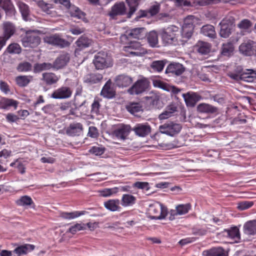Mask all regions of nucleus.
<instances>
[{
  "mask_svg": "<svg viewBox=\"0 0 256 256\" xmlns=\"http://www.w3.org/2000/svg\"><path fill=\"white\" fill-rule=\"evenodd\" d=\"M160 36L164 46H176L180 40L179 28L175 26H170L160 31Z\"/></svg>",
  "mask_w": 256,
  "mask_h": 256,
  "instance_id": "1",
  "label": "nucleus"
},
{
  "mask_svg": "<svg viewBox=\"0 0 256 256\" xmlns=\"http://www.w3.org/2000/svg\"><path fill=\"white\" fill-rule=\"evenodd\" d=\"M228 76L236 81L242 80L247 82H253L256 80V70L252 69L244 70L242 66H238L234 72H228Z\"/></svg>",
  "mask_w": 256,
  "mask_h": 256,
  "instance_id": "2",
  "label": "nucleus"
},
{
  "mask_svg": "<svg viewBox=\"0 0 256 256\" xmlns=\"http://www.w3.org/2000/svg\"><path fill=\"white\" fill-rule=\"evenodd\" d=\"M167 214V208L158 202L150 204L148 210V216L152 220L164 218Z\"/></svg>",
  "mask_w": 256,
  "mask_h": 256,
  "instance_id": "3",
  "label": "nucleus"
},
{
  "mask_svg": "<svg viewBox=\"0 0 256 256\" xmlns=\"http://www.w3.org/2000/svg\"><path fill=\"white\" fill-rule=\"evenodd\" d=\"M93 63L97 70L110 67L113 64L112 58L104 52H100L94 56Z\"/></svg>",
  "mask_w": 256,
  "mask_h": 256,
  "instance_id": "4",
  "label": "nucleus"
},
{
  "mask_svg": "<svg viewBox=\"0 0 256 256\" xmlns=\"http://www.w3.org/2000/svg\"><path fill=\"white\" fill-rule=\"evenodd\" d=\"M150 84V82L146 78H142L137 80L128 90V92L131 95L140 94L148 89Z\"/></svg>",
  "mask_w": 256,
  "mask_h": 256,
  "instance_id": "5",
  "label": "nucleus"
},
{
  "mask_svg": "<svg viewBox=\"0 0 256 256\" xmlns=\"http://www.w3.org/2000/svg\"><path fill=\"white\" fill-rule=\"evenodd\" d=\"M123 50L126 56H142L146 53L140 42L136 41L130 42L126 46H124Z\"/></svg>",
  "mask_w": 256,
  "mask_h": 256,
  "instance_id": "6",
  "label": "nucleus"
},
{
  "mask_svg": "<svg viewBox=\"0 0 256 256\" xmlns=\"http://www.w3.org/2000/svg\"><path fill=\"white\" fill-rule=\"evenodd\" d=\"M22 42L24 47L34 48L39 45L40 38L34 31L28 30L22 38Z\"/></svg>",
  "mask_w": 256,
  "mask_h": 256,
  "instance_id": "7",
  "label": "nucleus"
},
{
  "mask_svg": "<svg viewBox=\"0 0 256 256\" xmlns=\"http://www.w3.org/2000/svg\"><path fill=\"white\" fill-rule=\"evenodd\" d=\"M196 22V18L193 16H188L184 18L182 30L183 38L188 39L192 36Z\"/></svg>",
  "mask_w": 256,
  "mask_h": 256,
  "instance_id": "8",
  "label": "nucleus"
},
{
  "mask_svg": "<svg viewBox=\"0 0 256 256\" xmlns=\"http://www.w3.org/2000/svg\"><path fill=\"white\" fill-rule=\"evenodd\" d=\"M182 128V126L180 124L170 122L160 126L159 130L162 134L170 136H174L180 132Z\"/></svg>",
  "mask_w": 256,
  "mask_h": 256,
  "instance_id": "9",
  "label": "nucleus"
},
{
  "mask_svg": "<svg viewBox=\"0 0 256 256\" xmlns=\"http://www.w3.org/2000/svg\"><path fill=\"white\" fill-rule=\"evenodd\" d=\"M72 90L66 86H62L56 89L52 93L51 97L54 99H67L71 97Z\"/></svg>",
  "mask_w": 256,
  "mask_h": 256,
  "instance_id": "10",
  "label": "nucleus"
},
{
  "mask_svg": "<svg viewBox=\"0 0 256 256\" xmlns=\"http://www.w3.org/2000/svg\"><path fill=\"white\" fill-rule=\"evenodd\" d=\"M255 48V42L250 40H244L239 46L240 53L246 56H250L254 54Z\"/></svg>",
  "mask_w": 256,
  "mask_h": 256,
  "instance_id": "11",
  "label": "nucleus"
},
{
  "mask_svg": "<svg viewBox=\"0 0 256 256\" xmlns=\"http://www.w3.org/2000/svg\"><path fill=\"white\" fill-rule=\"evenodd\" d=\"M45 42L54 46H60L64 48L68 45V42L62 38L58 35L54 34L46 36L44 38Z\"/></svg>",
  "mask_w": 256,
  "mask_h": 256,
  "instance_id": "12",
  "label": "nucleus"
},
{
  "mask_svg": "<svg viewBox=\"0 0 256 256\" xmlns=\"http://www.w3.org/2000/svg\"><path fill=\"white\" fill-rule=\"evenodd\" d=\"M152 83L154 87L162 88L174 94H178L180 92V90L178 88L170 86L158 78L154 79L152 80Z\"/></svg>",
  "mask_w": 256,
  "mask_h": 256,
  "instance_id": "13",
  "label": "nucleus"
},
{
  "mask_svg": "<svg viewBox=\"0 0 256 256\" xmlns=\"http://www.w3.org/2000/svg\"><path fill=\"white\" fill-rule=\"evenodd\" d=\"M182 96L186 106L190 107H194L202 98V96L199 94L194 92H188L183 94Z\"/></svg>",
  "mask_w": 256,
  "mask_h": 256,
  "instance_id": "14",
  "label": "nucleus"
},
{
  "mask_svg": "<svg viewBox=\"0 0 256 256\" xmlns=\"http://www.w3.org/2000/svg\"><path fill=\"white\" fill-rule=\"evenodd\" d=\"M66 134L70 136H79L82 134L83 126L80 122L70 124L66 128Z\"/></svg>",
  "mask_w": 256,
  "mask_h": 256,
  "instance_id": "15",
  "label": "nucleus"
},
{
  "mask_svg": "<svg viewBox=\"0 0 256 256\" xmlns=\"http://www.w3.org/2000/svg\"><path fill=\"white\" fill-rule=\"evenodd\" d=\"M130 131V126L122 124L114 130V134L118 139L124 140L128 136Z\"/></svg>",
  "mask_w": 256,
  "mask_h": 256,
  "instance_id": "16",
  "label": "nucleus"
},
{
  "mask_svg": "<svg viewBox=\"0 0 256 256\" xmlns=\"http://www.w3.org/2000/svg\"><path fill=\"white\" fill-rule=\"evenodd\" d=\"M132 130L136 135L144 137L150 132L151 128L148 124H138L136 125Z\"/></svg>",
  "mask_w": 256,
  "mask_h": 256,
  "instance_id": "17",
  "label": "nucleus"
},
{
  "mask_svg": "<svg viewBox=\"0 0 256 256\" xmlns=\"http://www.w3.org/2000/svg\"><path fill=\"white\" fill-rule=\"evenodd\" d=\"M190 204H180L176 206V210H171L170 220L174 219V216L178 215H183L188 213L190 209Z\"/></svg>",
  "mask_w": 256,
  "mask_h": 256,
  "instance_id": "18",
  "label": "nucleus"
},
{
  "mask_svg": "<svg viewBox=\"0 0 256 256\" xmlns=\"http://www.w3.org/2000/svg\"><path fill=\"white\" fill-rule=\"evenodd\" d=\"M132 81L130 76L125 74L119 75L115 78L116 84L120 88L127 87L132 84Z\"/></svg>",
  "mask_w": 256,
  "mask_h": 256,
  "instance_id": "19",
  "label": "nucleus"
},
{
  "mask_svg": "<svg viewBox=\"0 0 256 256\" xmlns=\"http://www.w3.org/2000/svg\"><path fill=\"white\" fill-rule=\"evenodd\" d=\"M104 208L110 212H120L121 210L118 199H110L104 202Z\"/></svg>",
  "mask_w": 256,
  "mask_h": 256,
  "instance_id": "20",
  "label": "nucleus"
},
{
  "mask_svg": "<svg viewBox=\"0 0 256 256\" xmlns=\"http://www.w3.org/2000/svg\"><path fill=\"white\" fill-rule=\"evenodd\" d=\"M35 246L31 244H24L16 247L13 251L16 256L25 255L34 249Z\"/></svg>",
  "mask_w": 256,
  "mask_h": 256,
  "instance_id": "21",
  "label": "nucleus"
},
{
  "mask_svg": "<svg viewBox=\"0 0 256 256\" xmlns=\"http://www.w3.org/2000/svg\"><path fill=\"white\" fill-rule=\"evenodd\" d=\"M184 72V68L182 64L179 63H173L169 64L166 70V74L180 76Z\"/></svg>",
  "mask_w": 256,
  "mask_h": 256,
  "instance_id": "22",
  "label": "nucleus"
},
{
  "mask_svg": "<svg viewBox=\"0 0 256 256\" xmlns=\"http://www.w3.org/2000/svg\"><path fill=\"white\" fill-rule=\"evenodd\" d=\"M92 44V40L84 36H81L76 41V44L78 47L75 50V53L78 52L82 50L88 48Z\"/></svg>",
  "mask_w": 256,
  "mask_h": 256,
  "instance_id": "23",
  "label": "nucleus"
},
{
  "mask_svg": "<svg viewBox=\"0 0 256 256\" xmlns=\"http://www.w3.org/2000/svg\"><path fill=\"white\" fill-rule=\"evenodd\" d=\"M225 236L233 240L234 242H238L240 239L239 229L236 227H232L224 231Z\"/></svg>",
  "mask_w": 256,
  "mask_h": 256,
  "instance_id": "24",
  "label": "nucleus"
},
{
  "mask_svg": "<svg viewBox=\"0 0 256 256\" xmlns=\"http://www.w3.org/2000/svg\"><path fill=\"white\" fill-rule=\"evenodd\" d=\"M126 8L124 2L116 4L112 8L109 15L110 17L114 18L118 15H123L126 13Z\"/></svg>",
  "mask_w": 256,
  "mask_h": 256,
  "instance_id": "25",
  "label": "nucleus"
},
{
  "mask_svg": "<svg viewBox=\"0 0 256 256\" xmlns=\"http://www.w3.org/2000/svg\"><path fill=\"white\" fill-rule=\"evenodd\" d=\"M4 36H0L4 38L6 42L14 33L15 28L12 24L10 22H5L3 24Z\"/></svg>",
  "mask_w": 256,
  "mask_h": 256,
  "instance_id": "26",
  "label": "nucleus"
},
{
  "mask_svg": "<svg viewBox=\"0 0 256 256\" xmlns=\"http://www.w3.org/2000/svg\"><path fill=\"white\" fill-rule=\"evenodd\" d=\"M16 5L22 14V18L25 21L30 20V10L29 6L25 3L20 0L16 2Z\"/></svg>",
  "mask_w": 256,
  "mask_h": 256,
  "instance_id": "27",
  "label": "nucleus"
},
{
  "mask_svg": "<svg viewBox=\"0 0 256 256\" xmlns=\"http://www.w3.org/2000/svg\"><path fill=\"white\" fill-rule=\"evenodd\" d=\"M36 4L43 12L52 16H54V12L52 10L54 8L52 4L46 2L43 0L37 1Z\"/></svg>",
  "mask_w": 256,
  "mask_h": 256,
  "instance_id": "28",
  "label": "nucleus"
},
{
  "mask_svg": "<svg viewBox=\"0 0 256 256\" xmlns=\"http://www.w3.org/2000/svg\"><path fill=\"white\" fill-rule=\"evenodd\" d=\"M244 232L248 236L256 234V220H250L244 225Z\"/></svg>",
  "mask_w": 256,
  "mask_h": 256,
  "instance_id": "29",
  "label": "nucleus"
},
{
  "mask_svg": "<svg viewBox=\"0 0 256 256\" xmlns=\"http://www.w3.org/2000/svg\"><path fill=\"white\" fill-rule=\"evenodd\" d=\"M70 60V56L68 54H62L58 57L54 61L53 67L56 69L61 68L66 66Z\"/></svg>",
  "mask_w": 256,
  "mask_h": 256,
  "instance_id": "30",
  "label": "nucleus"
},
{
  "mask_svg": "<svg viewBox=\"0 0 256 256\" xmlns=\"http://www.w3.org/2000/svg\"><path fill=\"white\" fill-rule=\"evenodd\" d=\"M101 94L105 98H110L115 95V92L112 87V82L108 80L104 86L102 91Z\"/></svg>",
  "mask_w": 256,
  "mask_h": 256,
  "instance_id": "31",
  "label": "nucleus"
},
{
  "mask_svg": "<svg viewBox=\"0 0 256 256\" xmlns=\"http://www.w3.org/2000/svg\"><path fill=\"white\" fill-rule=\"evenodd\" d=\"M136 202V198L130 194H124L120 200V204L123 207L133 206Z\"/></svg>",
  "mask_w": 256,
  "mask_h": 256,
  "instance_id": "32",
  "label": "nucleus"
},
{
  "mask_svg": "<svg viewBox=\"0 0 256 256\" xmlns=\"http://www.w3.org/2000/svg\"><path fill=\"white\" fill-rule=\"evenodd\" d=\"M60 76L52 72H44L42 74V80L47 84L52 85L58 82Z\"/></svg>",
  "mask_w": 256,
  "mask_h": 256,
  "instance_id": "33",
  "label": "nucleus"
},
{
  "mask_svg": "<svg viewBox=\"0 0 256 256\" xmlns=\"http://www.w3.org/2000/svg\"><path fill=\"white\" fill-rule=\"evenodd\" d=\"M0 8L5 11L6 14H13L16 11L14 7L10 0H0Z\"/></svg>",
  "mask_w": 256,
  "mask_h": 256,
  "instance_id": "34",
  "label": "nucleus"
},
{
  "mask_svg": "<svg viewBox=\"0 0 256 256\" xmlns=\"http://www.w3.org/2000/svg\"><path fill=\"white\" fill-rule=\"evenodd\" d=\"M220 34L221 37L226 38L231 34V24L226 22V20H222L220 23Z\"/></svg>",
  "mask_w": 256,
  "mask_h": 256,
  "instance_id": "35",
  "label": "nucleus"
},
{
  "mask_svg": "<svg viewBox=\"0 0 256 256\" xmlns=\"http://www.w3.org/2000/svg\"><path fill=\"white\" fill-rule=\"evenodd\" d=\"M203 256H228L224 250L221 248H216L202 252Z\"/></svg>",
  "mask_w": 256,
  "mask_h": 256,
  "instance_id": "36",
  "label": "nucleus"
},
{
  "mask_svg": "<svg viewBox=\"0 0 256 256\" xmlns=\"http://www.w3.org/2000/svg\"><path fill=\"white\" fill-rule=\"evenodd\" d=\"M33 80L32 76H19L16 78V84L20 87H25Z\"/></svg>",
  "mask_w": 256,
  "mask_h": 256,
  "instance_id": "37",
  "label": "nucleus"
},
{
  "mask_svg": "<svg viewBox=\"0 0 256 256\" xmlns=\"http://www.w3.org/2000/svg\"><path fill=\"white\" fill-rule=\"evenodd\" d=\"M86 213V211H74L70 212H60V216L66 220H72L84 215Z\"/></svg>",
  "mask_w": 256,
  "mask_h": 256,
  "instance_id": "38",
  "label": "nucleus"
},
{
  "mask_svg": "<svg viewBox=\"0 0 256 256\" xmlns=\"http://www.w3.org/2000/svg\"><path fill=\"white\" fill-rule=\"evenodd\" d=\"M197 110L200 113L212 114L216 112V109L212 105L203 103L198 105Z\"/></svg>",
  "mask_w": 256,
  "mask_h": 256,
  "instance_id": "39",
  "label": "nucleus"
},
{
  "mask_svg": "<svg viewBox=\"0 0 256 256\" xmlns=\"http://www.w3.org/2000/svg\"><path fill=\"white\" fill-rule=\"evenodd\" d=\"M102 79V76L100 74H90L84 78V82L90 84H96Z\"/></svg>",
  "mask_w": 256,
  "mask_h": 256,
  "instance_id": "40",
  "label": "nucleus"
},
{
  "mask_svg": "<svg viewBox=\"0 0 256 256\" xmlns=\"http://www.w3.org/2000/svg\"><path fill=\"white\" fill-rule=\"evenodd\" d=\"M196 48L200 54H206L210 50V45L208 42L200 41L197 43Z\"/></svg>",
  "mask_w": 256,
  "mask_h": 256,
  "instance_id": "41",
  "label": "nucleus"
},
{
  "mask_svg": "<svg viewBox=\"0 0 256 256\" xmlns=\"http://www.w3.org/2000/svg\"><path fill=\"white\" fill-rule=\"evenodd\" d=\"M200 32L204 35L211 38H214L216 36L214 28L212 25L206 24L203 26Z\"/></svg>",
  "mask_w": 256,
  "mask_h": 256,
  "instance_id": "42",
  "label": "nucleus"
},
{
  "mask_svg": "<svg viewBox=\"0 0 256 256\" xmlns=\"http://www.w3.org/2000/svg\"><path fill=\"white\" fill-rule=\"evenodd\" d=\"M234 46L232 42H226L222 45L221 54L224 56H230L234 52Z\"/></svg>",
  "mask_w": 256,
  "mask_h": 256,
  "instance_id": "43",
  "label": "nucleus"
},
{
  "mask_svg": "<svg viewBox=\"0 0 256 256\" xmlns=\"http://www.w3.org/2000/svg\"><path fill=\"white\" fill-rule=\"evenodd\" d=\"M10 106H17V102L13 100L4 98L0 101V108L8 109Z\"/></svg>",
  "mask_w": 256,
  "mask_h": 256,
  "instance_id": "44",
  "label": "nucleus"
},
{
  "mask_svg": "<svg viewBox=\"0 0 256 256\" xmlns=\"http://www.w3.org/2000/svg\"><path fill=\"white\" fill-rule=\"evenodd\" d=\"M144 32L143 28H134L131 30L128 34L133 38L140 39L143 38Z\"/></svg>",
  "mask_w": 256,
  "mask_h": 256,
  "instance_id": "45",
  "label": "nucleus"
},
{
  "mask_svg": "<svg viewBox=\"0 0 256 256\" xmlns=\"http://www.w3.org/2000/svg\"><path fill=\"white\" fill-rule=\"evenodd\" d=\"M52 68V64L49 62L36 64L34 67V72L35 73L40 72L43 70H50Z\"/></svg>",
  "mask_w": 256,
  "mask_h": 256,
  "instance_id": "46",
  "label": "nucleus"
},
{
  "mask_svg": "<svg viewBox=\"0 0 256 256\" xmlns=\"http://www.w3.org/2000/svg\"><path fill=\"white\" fill-rule=\"evenodd\" d=\"M33 203L32 198L28 196H22L16 201V204L18 206H29Z\"/></svg>",
  "mask_w": 256,
  "mask_h": 256,
  "instance_id": "47",
  "label": "nucleus"
},
{
  "mask_svg": "<svg viewBox=\"0 0 256 256\" xmlns=\"http://www.w3.org/2000/svg\"><path fill=\"white\" fill-rule=\"evenodd\" d=\"M148 40L152 47L156 46L158 44V36L155 31L150 32L148 36Z\"/></svg>",
  "mask_w": 256,
  "mask_h": 256,
  "instance_id": "48",
  "label": "nucleus"
},
{
  "mask_svg": "<svg viewBox=\"0 0 256 256\" xmlns=\"http://www.w3.org/2000/svg\"><path fill=\"white\" fill-rule=\"evenodd\" d=\"M127 110L133 114L142 111V107L139 103H132L126 106Z\"/></svg>",
  "mask_w": 256,
  "mask_h": 256,
  "instance_id": "49",
  "label": "nucleus"
},
{
  "mask_svg": "<svg viewBox=\"0 0 256 256\" xmlns=\"http://www.w3.org/2000/svg\"><path fill=\"white\" fill-rule=\"evenodd\" d=\"M118 192V188H106L99 191L100 195L103 197H108Z\"/></svg>",
  "mask_w": 256,
  "mask_h": 256,
  "instance_id": "50",
  "label": "nucleus"
},
{
  "mask_svg": "<svg viewBox=\"0 0 256 256\" xmlns=\"http://www.w3.org/2000/svg\"><path fill=\"white\" fill-rule=\"evenodd\" d=\"M6 50L10 54H19L21 52L22 48L18 44L12 43L8 46Z\"/></svg>",
  "mask_w": 256,
  "mask_h": 256,
  "instance_id": "51",
  "label": "nucleus"
},
{
  "mask_svg": "<svg viewBox=\"0 0 256 256\" xmlns=\"http://www.w3.org/2000/svg\"><path fill=\"white\" fill-rule=\"evenodd\" d=\"M16 69L20 72H29L32 69V65L28 62H24L18 64Z\"/></svg>",
  "mask_w": 256,
  "mask_h": 256,
  "instance_id": "52",
  "label": "nucleus"
},
{
  "mask_svg": "<svg viewBox=\"0 0 256 256\" xmlns=\"http://www.w3.org/2000/svg\"><path fill=\"white\" fill-rule=\"evenodd\" d=\"M164 66V63L162 60H156L151 64V68L154 70L160 72L162 70Z\"/></svg>",
  "mask_w": 256,
  "mask_h": 256,
  "instance_id": "53",
  "label": "nucleus"
},
{
  "mask_svg": "<svg viewBox=\"0 0 256 256\" xmlns=\"http://www.w3.org/2000/svg\"><path fill=\"white\" fill-rule=\"evenodd\" d=\"M252 26V23L248 19H244L241 20L238 24V27L241 30H246Z\"/></svg>",
  "mask_w": 256,
  "mask_h": 256,
  "instance_id": "54",
  "label": "nucleus"
},
{
  "mask_svg": "<svg viewBox=\"0 0 256 256\" xmlns=\"http://www.w3.org/2000/svg\"><path fill=\"white\" fill-rule=\"evenodd\" d=\"M85 229L86 227L84 224H76L69 228L68 232L72 234H74L80 230Z\"/></svg>",
  "mask_w": 256,
  "mask_h": 256,
  "instance_id": "55",
  "label": "nucleus"
},
{
  "mask_svg": "<svg viewBox=\"0 0 256 256\" xmlns=\"http://www.w3.org/2000/svg\"><path fill=\"white\" fill-rule=\"evenodd\" d=\"M139 0H126L129 7H130V14H132L136 10V8L138 6V2Z\"/></svg>",
  "mask_w": 256,
  "mask_h": 256,
  "instance_id": "56",
  "label": "nucleus"
},
{
  "mask_svg": "<svg viewBox=\"0 0 256 256\" xmlns=\"http://www.w3.org/2000/svg\"><path fill=\"white\" fill-rule=\"evenodd\" d=\"M70 14L72 16L78 18H82L84 14L80 10L76 7L72 8L70 10Z\"/></svg>",
  "mask_w": 256,
  "mask_h": 256,
  "instance_id": "57",
  "label": "nucleus"
},
{
  "mask_svg": "<svg viewBox=\"0 0 256 256\" xmlns=\"http://www.w3.org/2000/svg\"><path fill=\"white\" fill-rule=\"evenodd\" d=\"M254 203L252 202L244 201L238 204L237 208L240 210H244L252 207Z\"/></svg>",
  "mask_w": 256,
  "mask_h": 256,
  "instance_id": "58",
  "label": "nucleus"
},
{
  "mask_svg": "<svg viewBox=\"0 0 256 256\" xmlns=\"http://www.w3.org/2000/svg\"><path fill=\"white\" fill-rule=\"evenodd\" d=\"M89 152L92 154L96 156H100L104 152V148L98 147V146H92L90 148Z\"/></svg>",
  "mask_w": 256,
  "mask_h": 256,
  "instance_id": "59",
  "label": "nucleus"
},
{
  "mask_svg": "<svg viewBox=\"0 0 256 256\" xmlns=\"http://www.w3.org/2000/svg\"><path fill=\"white\" fill-rule=\"evenodd\" d=\"M0 90L5 94H8L10 92V88L8 84L4 81L0 82Z\"/></svg>",
  "mask_w": 256,
  "mask_h": 256,
  "instance_id": "60",
  "label": "nucleus"
},
{
  "mask_svg": "<svg viewBox=\"0 0 256 256\" xmlns=\"http://www.w3.org/2000/svg\"><path fill=\"white\" fill-rule=\"evenodd\" d=\"M134 186L138 188L148 190L149 184L147 182H137L134 184Z\"/></svg>",
  "mask_w": 256,
  "mask_h": 256,
  "instance_id": "61",
  "label": "nucleus"
},
{
  "mask_svg": "<svg viewBox=\"0 0 256 256\" xmlns=\"http://www.w3.org/2000/svg\"><path fill=\"white\" fill-rule=\"evenodd\" d=\"M88 135L92 138H97L98 136V129L94 126H90Z\"/></svg>",
  "mask_w": 256,
  "mask_h": 256,
  "instance_id": "62",
  "label": "nucleus"
},
{
  "mask_svg": "<svg viewBox=\"0 0 256 256\" xmlns=\"http://www.w3.org/2000/svg\"><path fill=\"white\" fill-rule=\"evenodd\" d=\"M160 10V4H156L152 6L148 10V12L151 16H153L157 14Z\"/></svg>",
  "mask_w": 256,
  "mask_h": 256,
  "instance_id": "63",
  "label": "nucleus"
},
{
  "mask_svg": "<svg viewBox=\"0 0 256 256\" xmlns=\"http://www.w3.org/2000/svg\"><path fill=\"white\" fill-rule=\"evenodd\" d=\"M70 31L74 35H78L83 33L85 31V29L84 28L74 27L70 28Z\"/></svg>",
  "mask_w": 256,
  "mask_h": 256,
  "instance_id": "64",
  "label": "nucleus"
}]
</instances>
